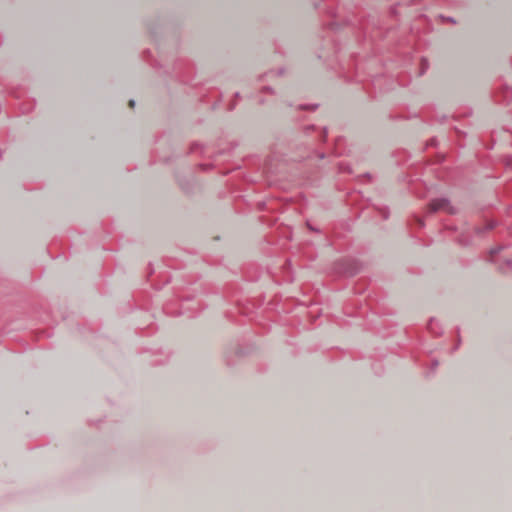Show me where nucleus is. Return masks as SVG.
I'll return each instance as SVG.
<instances>
[{
  "label": "nucleus",
  "instance_id": "1",
  "mask_svg": "<svg viewBox=\"0 0 512 512\" xmlns=\"http://www.w3.org/2000/svg\"><path fill=\"white\" fill-rule=\"evenodd\" d=\"M430 212H438L444 211L446 213H454V208L450 205L449 201L446 199H435L429 205Z\"/></svg>",
  "mask_w": 512,
  "mask_h": 512
},
{
  "label": "nucleus",
  "instance_id": "2",
  "mask_svg": "<svg viewBox=\"0 0 512 512\" xmlns=\"http://www.w3.org/2000/svg\"><path fill=\"white\" fill-rule=\"evenodd\" d=\"M128 105H129V107H130V108H133V107H134V105H135L134 100H130V101H129V103H128Z\"/></svg>",
  "mask_w": 512,
  "mask_h": 512
}]
</instances>
